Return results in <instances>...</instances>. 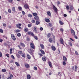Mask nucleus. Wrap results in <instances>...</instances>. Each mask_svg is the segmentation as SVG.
I'll list each match as a JSON object with an SVG mask.
<instances>
[{
    "label": "nucleus",
    "mask_w": 79,
    "mask_h": 79,
    "mask_svg": "<svg viewBox=\"0 0 79 79\" xmlns=\"http://www.w3.org/2000/svg\"><path fill=\"white\" fill-rule=\"evenodd\" d=\"M52 5L53 6V9L55 13H57L58 12V9H57V8L53 4H52Z\"/></svg>",
    "instance_id": "f257e3e1"
},
{
    "label": "nucleus",
    "mask_w": 79,
    "mask_h": 79,
    "mask_svg": "<svg viewBox=\"0 0 79 79\" xmlns=\"http://www.w3.org/2000/svg\"><path fill=\"white\" fill-rule=\"evenodd\" d=\"M22 25V24L21 23H19L16 24V27L17 28H18L19 29H22V28L20 26H21Z\"/></svg>",
    "instance_id": "f03ea898"
},
{
    "label": "nucleus",
    "mask_w": 79,
    "mask_h": 79,
    "mask_svg": "<svg viewBox=\"0 0 79 79\" xmlns=\"http://www.w3.org/2000/svg\"><path fill=\"white\" fill-rule=\"evenodd\" d=\"M71 34L73 35V36H74L75 35V31H74L73 29H72L71 30Z\"/></svg>",
    "instance_id": "7ed1b4c3"
},
{
    "label": "nucleus",
    "mask_w": 79,
    "mask_h": 79,
    "mask_svg": "<svg viewBox=\"0 0 79 79\" xmlns=\"http://www.w3.org/2000/svg\"><path fill=\"white\" fill-rule=\"evenodd\" d=\"M60 42L61 44L62 45H64V41L63 39L62 38H60Z\"/></svg>",
    "instance_id": "20e7f679"
},
{
    "label": "nucleus",
    "mask_w": 79,
    "mask_h": 79,
    "mask_svg": "<svg viewBox=\"0 0 79 79\" xmlns=\"http://www.w3.org/2000/svg\"><path fill=\"white\" fill-rule=\"evenodd\" d=\"M11 37L12 39L14 41L16 40V38L15 37V35L14 34H11Z\"/></svg>",
    "instance_id": "39448f33"
},
{
    "label": "nucleus",
    "mask_w": 79,
    "mask_h": 79,
    "mask_svg": "<svg viewBox=\"0 0 79 79\" xmlns=\"http://www.w3.org/2000/svg\"><path fill=\"white\" fill-rule=\"evenodd\" d=\"M27 34L28 35H31V36H34V34L31 31H28L27 32Z\"/></svg>",
    "instance_id": "423d86ee"
},
{
    "label": "nucleus",
    "mask_w": 79,
    "mask_h": 79,
    "mask_svg": "<svg viewBox=\"0 0 79 79\" xmlns=\"http://www.w3.org/2000/svg\"><path fill=\"white\" fill-rule=\"evenodd\" d=\"M30 46L32 48H33V49H35V46H34V44L32 43H30Z\"/></svg>",
    "instance_id": "0eeeda50"
},
{
    "label": "nucleus",
    "mask_w": 79,
    "mask_h": 79,
    "mask_svg": "<svg viewBox=\"0 0 79 79\" xmlns=\"http://www.w3.org/2000/svg\"><path fill=\"white\" fill-rule=\"evenodd\" d=\"M48 64H49V66L50 68H52L53 67H52V62H50V61H49Z\"/></svg>",
    "instance_id": "6e6552de"
},
{
    "label": "nucleus",
    "mask_w": 79,
    "mask_h": 79,
    "mask_svg": "<svg viewBox=\"0 0 79 79\" xmlns=\"http://www.w3.org/2000/svg\"><path fill=\"white\" fill-rule=\"evenodd\" d=\"M51 48L53 51H55V50H56V48H55L54 46H51Z\"/></svg>",
    "instance_id": "1a4fd4ad"
},
{
    "label": "nucleus",
    "mask_w": 79,
    "mask_h": 79,
    "mask_svg": "<svg viewBox=\"0 0 79 79\" xmlns=\"http://www.w3.org/2000/svg\"><path fill=\"white\" fill-rule=\"evenodd\" d=\"M40 47L41 49H44V48H45V47L44 46V45L42 44H40Z\"/></svg>",
    "instance_id": "9d476101"
},
{
    "label": "nucleus",
    "mask_w": 79,
    "mask_h": 79,
    "mask_svg": "<svg viewBox=\"0 0 79 79\" xmlns=\"http://www.w3.org/2000/svg\"><path fill=\"white\" fill-rule=\"evenodd\" d=\"M28 52H29V53L31 55H33V52L32 51V50H31V49H29Z\"/></svg>",
    "instance_id": "9b49d317"
},
{
    "label": "nucleus",
    "mask_w": 79,
    "mask_h": 79,
    "mask_svg": "<svg viewBox=\"0 0 79 79\" xmlns=\"http://www.w3.org/2000/svg\"><path fill=\"white\" fill-rule=\"evenodd\" d=\"M13 75L11 74H10V76L7 79H11L13 78Z\"/></svg>",
    "instance_id": "f8f14e48"
},
{
    "label": "nucleus",
    "mask_w": 79,
    "mask_h": 79,
    "mask_svg": "<svg viewBox=\"0 0 79 79\" xmlns=\"http://www.w3.org/2000/svg\"><path fill=\"white\" fill-rule=\"evenodd\" d=\"M49 42H50V43H52V42H53V39H52V38H49Z\"/></svg>",
    "instance_id": "ddd939ff"
},
{
    "label": "nucleus",
    "mask_w": 79,
    "mask_h": 79,
    "mask_svg": "<svg viewBox=\"0 0 79 79\" xmlns=\"http://www.w3.org/2000/svg\"><path fill=\"white\" fill-rule=\"evenodd\" d=\"M44 19H45V21L47 23H50V20L48 19L45 18Z\"/></svg>",
    "instance_id": "4468645a"
},
{
    "label": "nucleus",
    "mask_w": 79,
    "mask_h": 79,
    "mask_svg": "<svg viewBox=\"0 0 79 79\" xmlns=\"http://www.w3.org/2000/svg\"><path fill=\"white\" fill-rule=\"evenodd\" d=\"M42 60L44 61H45L47 60V58H46L45 56L43 57Z\"/></svg>",
    "instance_id": "2eb2a0df"
},
{
    "label": "nucleus",
    "mask_w": 79,
    "mask_h": 79,
    "mask_svg": "<svg viewBox=\"0 0 79 79\" xmlns=\"http://www.w3.org/2000/svg\"><path fill=\"white\" fill-rule=\"evenodd\" d=\"M47 15H48V16H51V13L50 11H48L47 12Z\"/></svg>",
    "instance_id": "dca6fc26"
},
{
    "label": "nucleus",
    "mask_w": 79,
    "mask_h": 79,
    "mask_svg": "<svg viewBox=\"0 0 79 79\" xmlns=\"http://www.w3.org/2000/svg\"><path fill=\"white\" fill-rule=\"evenodd\" d=\"M25 66L27 68H29V67H30L29 65L27 64H25Z\"/></svg>",
    "instance_id": "f3484780"
},
{
    "label": "nucleus",
    "mask_w": 79,
    "mask_h": 79,
    "mask_svg": "<svg viewBox=\"0 0 79 79\" xmlns=\"http://www.w3.org/2000/svg\"><path fill=\"white\" fill-rule=\"evenodd\" d=\"M63 59L64 61H67V58L64 56H63Z\"/></svg>",
    "instance_id": "a211bd4d"
},
{
    "label": "nucleus",
    "mask_w": 79,
    "mask_h": 79,
    "mask_svg": "<svg viewBox=\"0 0 79 79\" xmlns=\"http://www.w3.org/2000/svg\"><path fill=\"white\" fill-rule=\"evenodd\" d=\"M29 30L28 29V28L27 27H26L24 29V31L25 32H28V31Z\"/></svg>",
    "instance_id": "6ab92c4d"
},
{
    "label": "nucleus",
    "mask_w": 79,
    "mask_h": 79,
    "mask_svg": "<svg viewBox=\"0 0 79 79\" xmlns=\"http://www.w3.org/2000/svg\"><path fill=\"white\" fill-rule=\"evenodd\" d=\"M34 19L36 21H38V20H39V17L37 16H36L34 17Z\"/></svg>",
    "instance_id": "aec40b11"
},
{
    "label": "nucleus",
    "mask_w": 79,
    "mask_h": 79,
    "mask_svg": "<svg viewBox=\"0 0 79 79\" xmlns=\"http://www.w3.org/2000/svg\"><path fill=\"white\" fill-rule=\"evenodd\" d=\"M24 7L25 8V9H27V8H28V9H29V6H28L27 4H25L24 5Z\"/></svg>",
    "instance_id": "412c9836"
},
{
    "label": "nucleus",
    "mask_w": 79,
    "mask_h": 79,
    "mask_svg": "<svg viewBox=\"0 0 79 79\" xmlns=\"http://www.w3.org/2000/svg\"><path fill=\"white\" fill-rule=\"evenodd\" d=\"M59 23L60 25H63V24H64V23H63V22L61 20H59Z\"/></svg>",
    "instance_id": "4be33fe9"
},
{
    "label": "nucleus",
    "mask_w": 79,
    "mask_h": 79,
    "mask_svg": "<svg viewBox=\"0 0 79 79\" xmlns=\"http://www.w3.org/2000/svg\"><path fill=\"white\" fill-rule=\"evenodd\" d=\"M40 51L41 52V53L43 54V55H45V52L42 49H41L40 50Z\"/></svg>",
    "instance_id": "5701e85b"
},
{
    "label": "nucleus",
    "mask_w": 79,
    "mask_h": 79,
    "mask_svg": "<svg viewBox=\"0 0 79 79\" xmlns=\"http://www.w3.org/2000/svg\"><path fill=\"white\" fill-rule=\"evenodd\" d=\"M12 10L13 13H15V12H16V11L15 10V7H12Z\"/></svg>",
    "instance_id": "b1692460"
},
{
    "label": "nucleus",
    "mask_w": 79,
    "mask_h": 79,
    "mask_svg": "<svg viewBox=\"0 0 79 79\" xmlns=\"http://www.w3.org/2000/svg\"><path fill=\"white\" fill-rule=\"evenodd\" d=\"M31 75H27V79H30L31 78Z\"/></svg>",
    "instance_id": "393cba45"
},
{
    "label": "nucleus",
    "mask_w": 79,
    "mask_h": 79,
    "mask_svg": "<svg viewBox=\"0 0 79 79\" xmlns=\"http://www.w3.org/2000/svg\"><path fill=\"white\" fill-rule=\"evenodd\" d=\"M34 31L36 33H37V30L36 28H35V27H34Z\"/></svg>",
    "instance_id": "a878e982"
},
{
    "label": "nucleus",
    "mask_w": 79,
    "mask_h": 79,
    "mask_svg": "<svg viewBox=\"0 0 79 79\" xmlns=\"http://www.w3.org/2000/svg\"><path fill=\"white\" fill-rule=\"evenodd\" d=\"M20 31H20V30L19 29H17L15 30V32H16V33H18V32H20Z\"/></svg>",
    "instance_id": "bb28decb"
},
{
    "label": "nucleus",
    "mask_w": 79,
    "mask_h": 79,
    "mask_svg": "<svg viewBox=\"0 0 79 79\" xmlns=\"http://www.w3.org/2000/svg\"><path fill=\"white\" fill-rule=\"evenodd\" d=\"M70 10H71L72 11H73L74 10V7H73V6H71L70 7Z\"/></svg>",
    "instance_id": "cd10ccee"
},
{
    "label": "nucleus",
    "mask_w": 79,
    "mask_h": 79,
    "mask_svg": "<svg viewBox=\"0 0 79 79\" xmlns=\"http://www.w3.org/2000/svg\"><path fill=\"white\" fill-rule=\"evenodd\" d=\"M27 57L28 60H30L31 59V56H30L28 54L27 55Z\"/></svg>",
    "instance_id": "c85d7f7f"
},
{
    "label": "nucleus",
    "mask_w": 79,
    "mask_h": 79,
    "mask_svg": "<svg viewBox=\"0 0 79 79\" xmlns=\"http://www.w3.org/2000/svg\"><path fill=\"white\" fill-rule=\"evenodd\" d=\"M20 45L21 46H22V47H25V45L24 44V43H21L20 44Z\"/></svg>",
    "instance_id": "c756f323"
},
{
    "label": "nucleus",
    "mask_w": 79,
    "mask_h": 79,
    "mask_svg": "<svg viewBox=\"0 0 79 79\" xmlns=\"http://www.w3.org/2000/svg\"><path fill=\"white\" fill-rule=\"evenodd\" d=\"M18 52L19 55H21V54H22V53H23V52H22V51H18Z\"/></svg>",
    "instance_id": "7c9ffc66"
},
{
    "label": "nucleus",
    "mask_w": 79,
    "mask_h": 79,
    "mask_svg": "<svg viewBox=\"0 0 79 79\" xmlns=\"http://www.w3.org/2000/svg\"><path fill=\"white\" fill-rule=\"evenodd\" d=\"M28 17H29V18H32V15L29 14L28 15Z\"/></svg>",
    "instance_id": "2f4dec72"
},
{
    "label": "nucleus",
    "mask_w": 79,
    "mask_h": 79,
    "mask_svg": "<svg viewBox=\"0 0 79 79\" xmlns=\"http://www.w3.org/2000/svg\"><path fill=\"white\" fill-rule=\"evenodd\" d=\"M32 37L34 38L36 40H37V39H38V38H37V36H34H34H32Z\"/></svg>",
    "instance_id": "473e14b6"
},
{
    "label": "nucleus",
    "mask_w": 79,
    "mask_h": 79,
    "mask_svg": "<svg viewBox=\"0 0 79 79\" xmlns=\"http://www.w3.org/2000/svg\"><path fill=\"white\" fill-rule=\"evenodd\" d=\"M2 72L5 73V72H6V69H2Z\"/></svg>",
    "instance_id": "72a5a7b5"
},
{
    "label": "nucleus",
    "mask_w": 79,
    "mask_h": 79,
    "mask_svg": "<svg viewBox=\"0 0 79 79\" xmlns=\"http://www.w3.org/2000/svg\"><path fill=\"white\" fill-rule=\"evenodd\" d=\"M51 35V34H50V33H48L47 35V37H48V38H49V37H50Z\"/></svg>",
    "instance_id": "f704fd0d"
},
{
    "label": "nucleus",
    "mask_w": 79,
    "mask_h": 79,
    "mask_svg": "<svg viewBox=\"0 0 79 79\" xmlns=\"http://www.w3.org/2000/svg\"><path fill=\"white\" fill-rule=\"evenodd\" d=\"M53 43H55V36H53Z\"/></svg>",
    "instance_id": "c9c22d12"
},
{
    "label": "nucleus",
    "mask_w": 79,
    "mask_h": 79,
    "mask_svg": "<svg viewBox=\"0 0 79 79\" xmlns=\"http://www.w3.org/2000/svg\"><path fill=\"white\" fill-rule=\"evenodd\" d=\"M48 25L50 27H52V23H49L48 24Z\"/></svg>",
    "instance_id": "e433bc0d"
},
{
    "label": "nucleus",
    "mask_w": 79,
    "mask_h": 79,
    "mask_svg": "<svg viewBox=\"0 0 79 79\" xmlns=\"http://www.w3.org/2000/svg\"><path fill=\"white\" fill-rule=\"evenodd\" d=\"M18 9L19 10V11H22V7L20 6L18 7Z\"/></svg>",
    "instance_id": "4c0bfd02"
},
{
    "label": "nucleus",
    "mask_w": 79,
    "mask_h": 79,
    "mask_svg": "<svg viewBox=\"0 0 79 79\" xmlns=\"http://www.w3.org/2000/svg\"><path fill=\"white\" fill-rule=\"evenodd\" d=\"M75 71H77V66L75 65Z\"/></svg>",
    "instance_id": "58836bf2"
},
{
    "label": "nucleus",
    "mask_w": 79,
    "mask_h": 79,
    "mask_svg": "<svg viewBox=\"0 0 79 79\" xmlns=\"http://www.w3.org/2000/svg\"><path fill=\"white\" fill-rule=\"evenodd\" d=\"M15 63L16 65L17 66H19V64L17 62H15Z\"/></svg>",
    "instance_id": "ea45409f"
},
{
    "label": "nucleus",
    "mask_w": 79,
    "mask_h": 79,
    "mask_svg": "<svg viewBox=\"0 0 79 79\" xmlns=\"http://www.w3.org/2000/svg\"><path fill=\"white\" fill-rule=\"evenodd\" d=\"M33 15L34 16H37V14L36 13H33Z\"/></svg>",
    "instance_id": "a19ab883"
},
{
    "label": "nucleus",
    "mask_w": 79,
    "mask_h": 79,
    "mask_svg": "<svg viewBox=\"0 0 79 79\" xmlns=\"http://www.w3.org/2000/svg\"><path fill=\"white\" fill-rule=\"evenodd\" d=\"M22 56L23 58H25L26 57V56L25 55V53H24L22 55Z\"/></svg>",
    "instance_id": "79ce46f5"
},
{
    "label": "nucleus",
    "mask_w": 79,
    "mask_h": 79,
    "mask_svg": "<svg viewBox=\"0 0 79 79\" xmlns=\"http://www.w3.org/2000/svg\"><path fill=\"white\" fill-rule=\"evenodd\" d=\"M75 54L76 55H79V54L78 53V52H77V51H75Z\"/></svg>",
    "instance_id": "37998d69"
},
{
    "label": "nucleus",
    "mask_w": 79,
    "mask_h": 79,
    "mask_svg": "<svg viewBox=\"0 0 79 79\" xmlns=\"http://www.w3.org/2000/svg\"><path fill=\"white\" fill-rule=\"evenodd\" d=\"M21 35L20 33H19L17 34V36H18V37H21Z\"/></svg>",
    "instance_id": "c03bdc74"
},
{
    "label": "nucleus",
    "mask_w": 79,
    "mask_h": 79,
    "mask_svg": "<svg viewBox=\"0 0 79 79\" xmlns=\"http://www.w3.org/2000/svg\"><path fill=\"white\" fill-rule=\"evenodd\" d=\"M66 8L67 9V10H68L69 9V6H66Z\"/></svg>",
    "instance_id": "a18cd8bd"
},
{
    "label": "nucleus",
    "mask_w": 79,
    "mask_h": 79,
    "mask_svg": "<svg viewBox=\"0 0 79 79\" xmlns=\"http://www.w3.org/2000/svg\"><path fill=\"white\" fill-rule=\"evenodd\" d=\"M36 24H37V25H38V24H40V22H39L37 21L36 22Z\"/></svg>",
    "instance_id": "49530a36"
},
{
    "label": "nucleus",
    "mask_w": 79,
    "mask_h": 79,
    "mask_svg": "<svg viewBox=\"0 0 79 79\" xmlns=\"http://www.w3.org/2000/svg\"><path fill=\"white\" fill-rule=\"evenodd\" d=\"M0 32L1 33H3V30L1 29H0Z\"/></svg>",
    "instance_id": "de8ad7c7"
},
{
    "label": "nucleus",
    "mask_w": 79,
    "mask_h": 79,
    "mask_svg": "<svg viewBox=\"0 0 79 79\" xmlns=\"http://www.w3.org/2000/svg\"><path fill=\"white\" fill-rule=\"evenodd\" d=\"M34 70L36 71V70H37V68L36 67H34Z\"/></svg>",
    "instance_id": "09e8293b"
},
{
    "label": "nucleus",
    "mask_w": 79,
    "mask_h": 79,
    "mask_svg": "<svg viewBox=\"0 0 79 79\" xmlns=\"http://www.w3.org/2000/svg\"><path fill=\"white\" fill-rule=\"evenodd\" d=\"M8 12L10 13H11V9H9L8 10Z\"/></svg>",
    "instance_id": "8fccbe9b"
},
{
    "label": "nucleus",
    "mask_w": 79,
    "mask_h": 79,
    "mask_svg": "<svg viewBox=\"0 0 79 79\" xmlns=\"http://www.w3.org/2000/svg\"><path fill=\"white\" fill-rule=\"evenodd\" d=\"M64 65V66H65V65H66V62H65V61H64L63 62V63H62Z\"/></svg>",
    "instance_id": "3c124183"
},
{
    "label": "nucleus",
    "mask_w": 79,
    "mask_h": 79,
    "mask_svg": "<svg viewBox=\"0 0 79 79\" xmlns=\"http://www.w3.org/2000/svg\"><path fill=\"white\" fill-rule=\"evenodd\" d=\"M60 31H61V32H63L64 30H63V29L61 28L60 29Z\"/></svg>",
    "instance_id": "603ef678"
},
{
    "label": "nucleus",
    "mask_w": 79,
    "mask_h": 79,
    "mask_svg": "<svg viewBox=\"0 0 79 79\" xmlns=\"http://www.w3.org/2000/svg\"><path fill=\"white\" fill-rule=\"evenodd\" d=\"M28 27H31L32 26V25L30 24H29L28 25Z\"/></svg>",
    "instance_id": "864d4df0"
},
{
    "label": "nucleus",
    "mask_w": 79,
    "mask_h": 79,
    "mask_svg": "<svg viewBox=\"0 0 79 79\" xmlns=\"http://www.w3.org/2000/svg\"><path fill=\"white\" fill-rule=\"evenodd\" d=\"M22 13L23 15H25L26 14L25 13V12H24V11H22Z\"/></svg>",
    "instance_id": "5fc2aeb1"
},
{
    "label": "nucleus",
    "mask_w": 79,
    "mask_h": 79,
    "mask_svg": "<svg viewBox=\"0 0 79 79\" xmlns=\"http://www.w3.org/2000/svg\"><path fill=\"white\" fill-rule=\"evenodd\" d=\"M35 21L34 20H32L31 21V23H35Z\"/></svg>",
    "instance_id": "6e6d98bb"
},
{
    "label": "nucleus",
    "mask_w": 79,
    "mask_h": 79,
    "mask_svg": "<svg viewBox=\"0 0 79 79\" xmlns=\"http://www.w3.org/2000/svg\"><path fill=\"white\" fill-rule=\"evenodd\" d=\"M18 48H19L20 49V50L21 49H22V48H21V47H20V45H18Z\"/></svg>",
    "instance_id": "4d7b16f0"
},
{
    "label": "nucleus",
    "mask_w": 79,
    "mask_h": 79,
    "mask_svg": "<svg viewBox=\"0 0 79 79\" xmlns=\"http://www.w3.org/2000/svg\"><path fill=\"white\" fill-rule=\"evenodd\" d=\"M74 38L75 39H78L76 35H74Z\"/></svg>",
    "instance_id": "13d9d810"
},
{
    "label": "nucleus",
    "mask_w": 79,
    "mask_h": 79,
    "mask_svg": "<svg viewBox=\"0 0 79 79\" xmlns=\"http://www.w3.org/2000/svg\"><path fill=\"white\" fill-rule=\"evenodd\" d=\"M16 56L18 57V58H19V57H20V56L19 54H17L16 55Z\"/></svg>",
    "instance_id": "bf43d9fd"
},
{
    "label": "nucleus",
    "mask_w": 79,
    "mask_h": 79,
    "mask_svg": "<svg viewBox=\"0 0 79 79\" xmlns=\"http://www.w3.org/2000/svg\"><path fill=\"white\" fill-rule=\"evenodd\" d=\"M11 57L12 58V59H15V57H14V56L13 55L11 56Z\"/></svg>",
    "instance_id": "052dcab7"
},
{
    "label": "nucleus",
    "mask_w": 79,
    "mask_h": 79,
    "mask_svg": "<svg viewBox=\"0 0 79 79\" xmlns=\"http://www.w3.org/2000/svg\"><path fill=\"white\" fill-rule=\"evenodd\" d=\"M3 26H4V27H6V25L5 23H3Z\"/></svg>",
    "instance_id": "680f3d73"
},
{
    "label": "nucleus",
    "mask_w": 79,
    "mask_h": 79,
    "mask_svg": "<svg viewBox=\"0 0 79 79\" xmlns=\"http://www.w3.org/2000/svg\"><path fill=\"white\" fill-rule=\"evenodd\" d=\"M40 31H42L43 30V28H42V27H41L40 28Z\"/></svg>",
    "instance_id": "e2e57ef3"
},
{
    "label": "nucleus",
    "mask_w": 79,
    "mask_h": 79,
    "mask_svg": "<svg viewBox=\"0 0 79 79\" xmlns=\"http://www.w3.org/2000/svg\"><path fill=\"white\" fill-rule=\"evenodd\" d=\"M10 69L11 70H13V69H13V68L12 67H10Z\"/></svg>",
    "instance_id": "0e129e2a"
},
{
    "label": "nucleus",
    "mask_w": 79,
    "mask_h": 79,
    "mask_svg": "<svg viewBox=\"0 0 79 79\" xmlns=\"http://www.w3.org/2000/svg\"><path fill=\"white\" fill-rule=\"evenodd\" d=\"M2 42H3V40H2V39H0V42H1V43H2Z\"/></svg>",
    "instance_id": "69168bd1"
},
{
    "label": "nucleus",
    "mask_w": 79,
    "mask_h": 79,
    "mask_svg": "<svg viewBox=\"0 0 79 79\" xmlns=\"http://www.w3.org/2000/svg\"><path fill=\"white\" fill-rule=\"evenodd\" d=\"M64 17H66V16H67V15L66 14H64Z\"/></svg>",
    "instance_id": "338daca9"
},
{
    "label": "nucleus",
    "mask_w": 79,
    "mask_h": 79,
    "mask_svg": "<svg viewBox=\"0 0 79 79\" xmlns=\"http://www.w3.org/2000/svg\"><path fill=\"white\" fill-rule=\"evenodd\" d=\"M2 52H0V57H2Z\"/></svg>",
    "instance_id": "774afa93"
}]
</instances>
